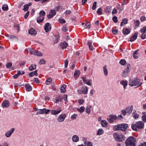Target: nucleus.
I'll list each match as a JSON object with an SVG mask.
<instances>
[{"mask_svg":"<svg viewBox=\"0 0 146 146\" xmlns=\"http://www.w3.org/2000/svg\"><path fill=\"white\" fill-rule=\"evenodd\" d=\"M144 123L142 121H138L135 124H133L131 125L132 129L134 131H138L139 129H143Z\"/></svg>","mask_w":146,"mask_h":146,"instance_id":"f257e3e1","label":"nucleus"},{"mask_svg":"<svg viewBox=\"0 0 146 146\" xmlns=\"http://www.w3.org/2000/svg\"><path fill=\"white\" fill-rule=\"evenodd\" d=\"M128 127V125L125 123H122L114 126L113 129L114 131L121 130L125 131Z\"/></svg>","mask_w":146,"mask_h":146,"instance_id":"f03ea898","label":"nucleus"},{"mask_svg":"<svg viewBox=\"0 0 146 146\" xmlns=\"http://www.w3.org/2000/svg\"><path fill=\"white\" fill-rule=\"evenodd\" d=\"M136 139L133 136H130L125 141L126 146H136Z\"/></svg>","mask_w":146,"mask_h":146,"instance_id":"7ed1b4c3","label":"nucleus"},{"mask_svg":"<svg viewBox=\"0 0 146 146\" xmlns=\"http://www.w3.org/2000/svg\"><path fill=\"white\" fill-rule=\"evenodd\" d=\"M142 84V83L140 82V80L137 78L130 79L129 81V84L131 86H137L138 87L140 86Z\"/></svg>","mask_w":146,"mask_h":146,"instance_id":"20e7f679","label":"nucleus"},{"mask_svg":"<svg viewBox=\"0 0 146 146\" xmlns=\"http://www.w3.org/2000/svg\"><path fill=\"white\" fill-rule=\"evenodd\" d=\"M113 137L115 140L119 142H123L125 139V137L122 134L119 135L116 133H115L113 134Z\"/></svg>","mask_w":146,"mask_h":146,"instance_id":"39448f33","label":"nucleus"},{"mask_svg":"<svg viewBox=\"0 0 146 146\" xmlns=\"http://www.w3.org/2000/svg\"><path fill=\"white\" fill-rule=\"evenodd\" d=\"M117 118V116L113 114L110 115L109 117L107 118V120L110 123H112L114 121L116 120Z\"/></svg>","mask_w":146,"mask_h":146,"instance_id":"423d86ee","label":"nucleus"},{"mask_svg":"<svg viewBox=\"0 0 146 146\" xmlns=\"http://www.w3.org/2000/svg\"><path fill=\"white\" fill-rule=\"evenodd\" d=\"M66 117V115L64 113L60 115L57 119V121L59 122H63Z\"/></svg>","mask_w":146,"mask_h":146,"instance_id":"0eeeda50","label":"nucleus"},{"mask_svg":"<svg viewBox=\"0 0 146 146\" xmlns=\"http://www.w3.org/2000/svg\"><path fill=\"white\" fill-rule=\"evenodd\" d=\"M51 28V26L49 23H46L44 26V29L46 33L50 31Z\"/></svg>","mask_w":146,"mask_h":146,"instance_id":"6e6552de","label":"nucleus"},{"mask_svg":"<svg viewBox=\"0 0 146 146\" xmlns=\"http://www.w3.org/2000/svg\"><path fill=\"white\" fill-rule=\"evenodd\" d=\"M130 66V65H127L126 68L124 70L122 73V76L124 77H126L128 75L129 72V71Z\"/></svg>","mask_w":146,"mask_h":146,"instance_id":"1a4fd4ad","label":"nucleus"},{"mask_svg":"<svg viewBox=\"0 0 146 146\" xmlns=\"http://www.w3.org/2000/svg\"><path fill=\"white\" fill-rule=\"evenodd\" d=\"M15 131V129L14 128H12L11 130L8 131L6 132L5 134V136L7 137H9L12 135V134Z\"/></svg>","mask_w":146,"mask_h":146,"instance_id":"9d476101","label":"nucleus"},{"mask_svg":"<svg viewBox=\"0 0 146 146\" xmlns=\"http://www.w3.org/2000/svg\"><path fill=\"white\" fill-rule=\"evenodd\" d=\"M56 13L55 10H50V13L47 15V17L48 19H51L56 14Z\"/></svg>","mask_w":146,"mask_h":146,"instance_id":"9b49d317","label":"nucleus"},{"mask_svg":"<svg viewBox=\"0 0 146 146\" xmlns=\"http://www.w3.org/2000/svg\"><path fill=\"white\" fill-rule=\"evenodd\" d=\"M133 106L132 105L130 107L126 108V111L127 113V115H129L131 113L133 110Z\"/></svg>","mask_w":146,"mask_h":146,"instance_id":"f8f14e48","label":"nucleus"},{"mask_svg":"<svg viewBox=\"0 0 146 146\" xmlns=\"http://www.w3.org/2000/svg\"><path fill=\"white\" fill-rule=\"evenodd\" d=\"M25 50L27 51L28 53H29L30 54H33L35 55H36V50L32 48H28L27 49H26Z\"/></svg>","mask_w":146,"mask_h":146,"instance_id":"ddd939ff","label":"nucleus"},{"mask_svg":"<svg viewBox=\"0 0 146 146\" xmlns=\"http://www.w3.org/2000/svg\"><path fill=\"white\" fill-rule=\"evenodd\" d=\"M81 78L83 82L86 84L91 86H92V84L90 82L91 80L89 79L86 80L85 78L84 77H82Z\"/></svg>","mask_w":146,"mask_h":146,"instance_id":"4468645a","label":"nucleus"},{"mask_svg":"<svg viewBox=\"0 0 146 146\" xmlns=\"http://www.w3.org/2000/svg\"><path fill=\"white\" fill-rule=\"evenodd\" d=\"M9 103L8 101L6 100H4L1 104L3 108H7L9 106Z\"/></svg>","mask_w":146,"mask_h":146,"instance_id":"2eb2a0df","label":"nucleus"},{"mask_svg":"<svg viewBox=\"0 0 146 146\" xmlns=\"http://www.w3.org/2000/svg\"><path fill=\"white\" fill-rule=\"evenodd\" d=\"M29 34L33 36H35L36 34V32L35 29L33 28H31L29 31Z\"/></svg>","mask_w":146,"mask_h":146,"instance_id":"dca6fc26","label":"nucleus"},{"mask_svg":"<svg viewBox=\"0 0 146 146\" xmlns=\"http://www.w3.org/2000/svg\"><path fill=\"white\" fill-rule=\"evenodd\" d=\"M68 46V43L64 41L61 42L60 44V47L62 49L66 48Z\"/></svg>","mask_w":146,"mask_h":146,"instance_id":"f3484780","label":"nucleus"},{"mask_svg":"<svg viewBox=\"0 0 146 146\" xmlns=\"http://www.w3.org/2000/svg\"><path fill=\"white\" fill-rule=\"evenodd\" d=\"M62 111V110L60 109L59 110H52L51 113L52 114L56 115L58 114L59 113Z\"/></svg>","mask_w":146,"mask_h":146,"instance_id":"a211bd4d","label":"nucleus"},{"mask_svg":"<svg viewBox=\"0 0 146 146\" xmlns=\"http://www.w3.org/2000/svg\"><path fill=\"white\" fill-rule=\"evenodd\" d=\"M130 32V30L128 28H123V35H126L128 34Z\"/></svg>","mask_w":146,"mask_h":146,"instance_id":"6ab92c4d","label":"nucleus"},{"mask_svg":"<svg viewBox=\"0 0 146 146\" xmlns=\"http://www.w3.org/2000/svg\"><path fill=\"white\" fill-rule=\"evenodd\" d=\"M138 33H135L134 35L131 37L129 40V41L131 42H133L135 40L137 36Z\"/></svg>","mask_w":146,"mask_h":146,"instance_id":"aec40b11","label":"nucleus"},{"mask_svg":"<svg viewBox=\"0 0 146 146\" xmlns=\"http://www.w3.org/2000/svg\"><path fill=\"white\" fill-rule=\"evenodd\" d=\"M72 139L74 142H77L79 140V137L76 135H74L72 137Z\"/></svg>","mask_w":146,"mask_h":146,"instance_id":"412c9836","label":"nucleus"},{"mask_svg":"<svg viewBox=\"0 0 146 146\" xmlns=\"http://www.w3.org/2000/svg\"><path fill=\"white\" fill-rule=\"evenodd\" d=\"M66 86L65 84L63 85L60 88V90L61 92L64 93L66 92Z\"/></svg>","mask_w":146,"mask_h":146,"instance_id":"4be33fe9","label":"nucleus"},{"mask_svg":"<svg viewBox=\"0 0 146 146\" xmlns=\"http://www.w3.org/2000/svg\"><path fill=\"white\" fill-rule=\"evenodd\" d=\"M25 87L27 91H30L32 90V87L29 84H26L25 85Z\"/></svg>","mask_w":146,"mask_h":146,"instance_id":"5701e85b","label":"nucleus"},{"mask_svg":"<svg viewBox=\"0 0 146 146\" xmlns=\"http://www.w3.org/2000/svg\"><path fill=\"white\" fill-rule=\"evenodd\" d=\"M128 20L127 18H124L122 19L121 22L120 24L121 27H122L123 24H126L127 23Z\"/></svg>","mask_w":146,"mask_h":146,"instance_id":"b1692460","label":"nucleus"},{"mask_svg":"<svg viewBox=\"0 0 146 146\" xmlns=\"http://www.w3.org/2000/svg\"><path fill=\"white\" fill-rule=\"evenodd\" d=\"M82 90L83 94H86L87 93L88 91V89L87 87L85 86L83 87L82 88Z\"/></svg>","mask_w":146,"mask_h":146,"instance_id":"393cba45","label":"nucleus"},{"mask_svg":"<svg viewBox=\"0 0 146 146\" xmlns=\"http://www.w3.org/2000/svg\"><path fill=\"white\" fill-rule=\"evenodd\" d=\"M92 107V106L91 105L87 106L86 108V112L88 114H89L90 112V108Z\"/></svg>","mask_w":146,"mask_h":146,"instance_id":"a878e982","label":"nucleus"},{"mask_svg":"<svg viewBox=\"0 0 146 146\" xmlns=\"http://www.w3.org/2000/svg\"><path fill=\"white\" fill-rule=\"evenodd\" d=\"M120 84L123 86L124 88H125L127 85V82L123 80H122L120 82Z\"/></svg>","mask_w":146,"mask_h":146,"instance_id":"bb28decb","label":"nucleus"},{"mask_svg":"<svg viewBox=\"0 0 146 146\" xmlns=\"http://www.w3.org/2000/svg\"><path fill=\"white\" fill-rule=\"evenodd\" d=\"M44 19V17L43 16H39L37 18V23H39L42 22Z\"/></svg>","mask_w":146,"mask_h":146,"instance_id":"cd10ccee","label":"nucleus"},{"mask_svg":"<svg viewBox=\"0 0 146 146\" xmlns=\"http://www.w3.org/2000/svg\"><path fill=\"white\" fill-rule=\"evenodd\" d=\"M104 133V131L103 129H99L98 130L97 135H101L103 134Z\"/></svg>","mask_w":146,"mask_h":146,"instance_id":"c85d7f7f","label":"nucleus"},{"mask_svg":"<svg viewBox=\"0 0 146 146\" xmlns=\"http://www.w3.org/2000/svg\"><path fill=\"white\" fill-rule=\"evenodd\" d=\"M85 110V108L83 106H81L80 108H77V110L79 111L80 113H83Z\"/></svg>","mask_w":146,"mask_h":146,"instance_id":"c756f323","label":"nucleus"},{"mask_svg":"<svg viewBox=\"0 0 146 146\" xmlns=\"http://www.w3.org/2000/svg\"><path fill=\"white\" fill-rule=\"evenodd\" d=\"M111 7L110 6H108L106 7L105 9V12L106 13H109L111 12Z\"/></svg>","mask_w":146,"mask_h":146,"instance_id":"7c9ffc66","label":"nucleus"},{"mask_svg":"<svg viewBox=\"0 0 146 146\" xmlns=\"http://www.w3.org/2000/svg\"><path fill=\"white\" fill-rule=\"evenodd\" d=\"M104 72V75L106 76L108 74V71L106 68V65H105L103 67Z\"/></svg>","mask_w":146,"mask_h":146,"instance_id":"2f4dec72","label":"nucleus"},{"mask_svg":"<svg viewBox=\"0 0 146 146\" xmlns=\"http://www.w3.org/2000/svg\"><path fill=\"white\" fill-rule=\"evenodd\" d=\"M101 124L103 127H106L108 124V123L105 120H103L101 121Z\"/></svg>","mask_w":146,"mask_h":146,"instance_id":"473e14b6","label":"nucleus"},{"mask_svg":"<svg viewBox=\"0 0 146 146\" xmlns=\"http://www.w3.org/2000/svg\"><path fill=\"white\" fill-rule=\"evenodd\" d=\"M92 43L91 42H87V45L91 50H92L94 49V48L92 46Z\"/></svg>","mask_w":146,"mask_h":146,"instance_id":"72a5a7b5","label":"nucleus"},{"mask_svg":"<svg viewBox=\"0 0 146 146\" xmlns=\"http://www.w3.org/2000/svg\"><path fill=\"white\" fill-rule=\"evenodd\" d=\"M80 74V71L78 70H76L74 73V76L75 78H78Z\"/></svg>","mask_w":146,"mask_h":146,"instance_id":"f704fd0d","label":"nucleus"},{"mask_svg":"<svg viewBox=\"0 0 146 146\" xmlns=\"http://www.w3.org/2000/svg\"><path fill=\"white\" fill-rule=\"evenodd\" d=\"M84 144L85 146H92L93 145L92 142L88 141L84 142Z\"/></svg>","mask_w":146,"mask_h":146,"instance_id":"c9c22d12","label":"nucleus"},{"mask_svg":"<svg viewBox=\"0 0 146 146\" xmlns=\"http://www.w3.org/2000/svg\"><path fill=\"white\" fill-rule=\"evenodd\" d=\"M46 110V108H44L42 109H37V114H44V110Z\"/></svg>","mask_w":146,"mask_h":146,"instance_id":"e433bc0d","label":"nucleus"},{"mask_svg":"<svg viewBox=\"0 0 146 146\" xmlns=\"http://www.w3.org/2000/svg\"><path fill=\"white\" fill-rule=\"evenodd\" d=\"M46 61L43 58L40 60L38 63V64L40 65L42 64H45L46 63Z\"/></svg>","mask_w":146,"mask_h":146,"instance_id":"4c0bfd02","label":"nucleus"},{"mask_svg":"<svg viewBox=\"0 0 146 146\" xmlns=\"http://www.w3.org/2000/svg\"><path fill=\"white\" fill-rule=\"evenodd\" d=\"M134 23L135 26L137 27H138L139 26L140 22L139 20H134Z\"/></svg>","mask_w":146,"mask_h":146,"instance_id":"58836bf2","label":"nucleus"},{"mask_svg":"<svg viewBox=\"0 0 146 146\" xmlns=\"http://www.w3.org/2000/svg\"><path fill=\"white\" fill-rule=\"evenodd\" d=\"M2 9L4 11H7L8 9V7L7 5H3L2 7Z\"/></svg>","mask_w":146,"mask_h":146,"instance_id":"ea45409f","label":"nucleus"},{"mask_svg":"<svg viewBox=\"0 0 146 146\" xmlns=\"http://www.w3.org/2000/svg\"><path fill=\"white\" fill-rule=\"evenodd\" d=\"M98 15H101L102 14V9L101 7L99 8L96 11Z\"/></svg>","mask_w":146,"mask_h":146,"instance_id":"a19ab883","label":"nucleus"},{"mask_svg":"<svg viewBox=\"0 0 146 146\" xmlns=\"http://www.w3.org/2000/svg\"><path fill=\"white\" fill-rule=\"evenodd\" d=\"M36 75V70H35V71L32 72H30L29 74V76L30 77H33L34 75Z\"/></svg>","mask_w":146,"mask_h":146,"instance_id":"79ce46f5","label":"nucleus"},{"mask_svg":"<svg viewBox=\"0 0 146 146\" xmlns=\"http://www.w3.org/2000/svg\"><path fill=\"white\" fill-rule=\"evenodd\" d=\"M52 82V79L51 78L48 79L46 81L45 83L46 84L48 85L50 84Z\"/></svg>","mask_w":146,"mask_h":146,"instance_id":"37998d69","label":"nucleus"},{"mask_svg":"<svg viewBox=\"0 0 146 146\" xmlns=\"http://www.w3.org/2000/svg\"><path fill=\"white\" fill-rule=\"evenodd\" d=\"M36 68V65H32L30 66L29 68V69L30 71H32L34 69H35Z\"/></svg>","mask_w":146,"mask_h":146,"instance_id":"c03bdc74","label":"nucleus"},{"mask_svg":"<svg viewBox=\"0 0 146 146\" xmlns=\"http://www.w3.org/2000/svg\"><path fill=\"white\" fill-rule=\"evenodd\" d=\"M126 61L125 59H123L119 61V63L121 65L124 66L126 64Z\"/></svg>","mask_w":146,"mask_h":146,"instance_id":"a18cd8bd","label":"nucleus"},{"mask_svg":"<svg viewBox=\"0 0 146 146\" xmlns=\"http://www.w3.org/2000/svg\"><path fill=\"white\" fill-rule=\"evenodd\" d=\"M23 10L24 11H27L29 9V7L27 4L24 5L23 6Z\"/></svg>","mask_w":146,"mask_h":146,"instance_id":"49530a36","label":"nucleus"},{"mask_svg":"<svg viewBox=\"0 0 146 146\" xmlns=\"http://www.w3.org/2000/svg\"><path fill=\"white\" fill-rule=\"evenodd\" d=\"M140 31L141 33H144L146 31V26L143 27L141 29Z\"/></svg>","mask_w":146,"mask_h":146,"instance_id":"de8ad7c7","label":"nucleus"},{"mask_svg":"<svg viewBox=\"0 0 146 146\" xmlns=\"http://www.w3.org/2000/svg\"><path fill=\"white\" fill-rule=\"evenodd\" d=\"M46 14L45 12L44 11H41L39 13L40 16H43L45 15Z\"/></svg>","mask_w":146,"mask_h":146,"instance_id":"09e8293b","label":"nucleus"},{"mask_svg":"<svg viewBox=\"0 0 146 146\" xmlns=\"http://www.w3.org/2000/svg\"><path fill=\"white\" fill-rule=\"evenodd\" d=\"M96 6H97V2H94L93 3V6L92 7V9L93 10H95L96 8Z\"/></svg>","mask_w":146,"mask_h":146,"instance_id":"8fccbe9b","label":"nucleus"},{"mask_svg":"<svg viewBox=\"0 0 146 146\" xmlns=\"http://www.w3.org/2000/svg\"><path fill=\"white\" fill-rule=\"evenodd\" d=\"M112 20L115 23H117L118 22L117 17L116 16H114L113 17Z\"/></svg>","mask_w":146,"mask_h":146,"instance_id":"3c124183","label":"nucleus"},{"mask_svg":"<svg viewBox=\"0 0 146 146\" xmlns=\"http://www.w3.org/2000/svg\"><path fill=\"white\" fill-rule=\"evenodd\" d=\"M78 116V115L77 114H74L71 116V118L73 120H74L76 119V117Z\"/></svg>","mask_w":146,"mask_h":146,"instance_id":"603ef678","label":"nucleus"},{"mask_svg":"<svg viewBox=\"0 0 146 146\" xmlns=\"http://www.w3.org/2000/svg\"><path fill=\"white\" fill-rule=\"evenodd\" d=\"M12 65V64L11 63L9 62L7 63L6 64V66L7 68H10Z\"/></svg>","mask_w":146,"mask_h":146,"instance_id":"864d4df0","label":"nucleus"},{"mask_svg":"<svg viewBox=\"0 0 146 146\" xmlns=\"http://www.w3.org/2000/svg\"><path fill=\"white\" fill-rule=\"evenodd\" d=\"M141 119L145 123L146 122V115H143L141 117Z\"/></svg>","mask_w":146,"mask_h":146,"instance_id":"5fc2aeb1","label":"nucleus"},{"mask_svg":"<svg viewBox=\"0 0 146 146\" xmlns=\"http://www.w3.org/2000/svg\"><path fill=\"white\" fill-rule=\"evenodd\" d=\"M112 32L114 34L116 35L118 32V31L117 29H114L112 30Z\"/></svg>","mask_w":146,"mask_h":146,"instance_id":"6e6d98bb","label":"nucleus"},{"mask_svg":"<svg viewBox=\"0 0 146 146\" xmlns=\"http://www.w3.org/2000/svg\"><path fill=\"white\" fill-rule=\"evenodd\" d=\"M139 115L137 114V113H135L133 115V118L135 119H137V118H138L139 117Z\"/></svg>","mask_w":146,"mask_h":146,"instance_id":"4d7b16f0","label":"nucleus"},{"mask_svg":"<svg viewBox=\"0 0 146 146\" xmlns=\"http://www.w3.org/2000/svg\"><path fill=\"white\" fill-rule=\"evenodd\" d=\"M17 73L19 75H23L25 73V72L23 71L18 70Z\"/></svg>","mask_w":146,"mask_h":146,"instance_id":"13d9d810","label":"nucleus"},{"mask_svg":"<svg viewBox=\"0 0 146 146\" xmlns=\"http://www.w3.org/2000/svg\"><path fill=\"white\" fill-rule=\"evenodd\" d=\"M59 22L61 23H64L66 21L63 19H59Z\"/></svg>","mask_w":146,"mask_h":146,"instance_id":"bf43d9fd","label":"nucleus"},{"mask_svg":"<svg viewBox=\"0 0 146 146\" xmlns=\"http://www.w3.org/2000/svg\"><path fill=\"white\" fill-rule=\"evenodd\" d=\"M121 113L124 116H125L126 115H127V113L126 112V111L125 110H121Z\"/></svg>","mask_w":146,"mask_h":146,"instance_id":"052dcab7","label":"nucleus"},{"mask_svg":"<svg viewBox=\"0 0 146 146\" xmlns=\"http://www.w3.org/2000/svg\"><path fill=\"white\" fill-rule=\"evenodd\" d=\"M42 56V53L40 51H37V56L40 57Z\"/></svg>","mask_w":146,"mask_h":146,"instance_id":"680f3d73","label":"nucleus"},{"mask_svg":"<svg viewBox=\"0 0 146 146\" xmlns=\"http://www.w3.org/2000/svg\"><path fill=\"white\" fill-rule=\"evenodd\" d=\"M63 31L64 32H66L68 30V28L66 27H64L62 29Z\"/></svg>","mask_w":146,"mask_h":146,"instance_id":"e2e57ef3","label":"nucleus"},{"mask_svg":"<svg viewBox=\"0 0 146 146\" xmlns=\"http://www.w3.org/2000/svg\"><path fill=\"white\" fill-rule=\"evenodd\" d=\"M63 98L66 101H67V95L66 94H64L63 96Z\"/></svg>","mask_w":146,"mask_h":146,"instance_id":"0e129e2a","label":"nucleus"},{"mask_svg":"<svg viewBox=\"0 0 146 146\" xmlns=\"http://www.w3.org/2000/svg\"><path fill=\"white\" fill-rule=\"evenodd\" d=\"M146 18L145 16H142L140 18V20L142 22H143L146 20Z\"/></svg>","mask_w":146,"mask_h":146,"instance_id":"69168bd1","label":"nucleus"},{"mask_svg":"<svg viewBox=\"0 0 146 146\" xmlns=\"http://www.w3.org/2000/svg\"><path fill=\"white\" fill-rule=\"evenodd\" d=\"M141 38L142 39H144L146 38V35L144 33L141 35Z\"/></svg>","mask_w":146,"mask_h":146,"instance_id":"338daca9","label":"nucleus"},{"mask_svg":"<svg viewBox=\"0 0 146 146\" xmlns=\"http://www.w3.org/2000/svg\"><path fill=\"white\" fill-rule=\"evenodd\" d=\"M138 146H146V142H143V143H141Z\"/></svg>","mask_w":146,"mask_h":146,"instance_id":"774afa93","label":"nucleus"}]
</instances>
